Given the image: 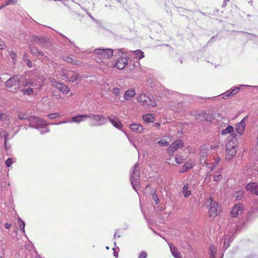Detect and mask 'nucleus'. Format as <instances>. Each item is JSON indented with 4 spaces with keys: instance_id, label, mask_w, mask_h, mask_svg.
Returning <instances> with one entry per match:
<instances>
[{
    "instance_id": "obj_27",
    "label": "nucleus",
    "mask_w": 258,
    "mask_h": 258,
    "mask_svg": "<svg viewBox=\"0 0 258 258\" xmlns=\"http://www.w3.org/2000/svg\"><path fill=\"white\" fill-rule=\"evenodd\" d=\"M18 117L20 120H28V114L26 112L24 111H19L18 112Z\"/></svg>"
},
{
    "instance_id": "obj_8",
    "label": "nucleus",
    "mask_w": 258,
    "mask_h": 258,
    "mask_svg": "<svg viewBox=\"0 0 258 258\" xmlns=\"http://www.w3.org/2000/svg\"><path fill=\"white\" fill-rule=\"evenodd\" d=\"M237 144L234 140H230L226 144V157L227 159H231L234 157L236 154Z\"/></svg>"
},
{
    "instance_id": "obj_7",
    "label": "nucleus",
    "mask_w": 258,
    "mask_h": 258,
    "mask_svg": "<svg viewBox=\"0 0 258 258\" xmlns=\"http://www.w3.org/2000/svg\"><path fill=\"white\" fill-rule=\"evenodd\" d=\"M94 53L99 59H108L113 56V50L109 48H97L94 50Z\"/></svg>"
},
{
    "instance_id": "obj_6",
    "label": "nucleus",
    "mask_w": 258,
    "mask_h": 258,
    "mask_svg": "<svg viewBox=\"0 0 258 258\" xmlns=\"http://www.w3.org/2000/svg\"><path fill=\"white\" fill-rule=\"evenodd\" d=\"M61 78L62 80L74 83L79 79L80 75L75 71L63 69Z\"/></svg>"
},
{
    "instance_id": "obj_17",
    "label": "nucleus",
    "mask_w": 258,
    "mask_h": 258,
    "mask_svg": "<svg viewBox=\"0 0 258 258\" xmlns=\"http://www.w3.org/2000/svg\"><path fill=\"white\" fill-rule=\"evenodd\" d=\"M108 118L111 123L116 128H121L122 127V124L117 117L113 116H109Z\"/></svg>"
},
{
    "instance_id": "obj_22",
    "label": "nucleus",
    "mask_w": 258,
    "mask_h": 258,
    "mask_svg": "<svg viewBox=\"0 0 258 258\" xmlns=\"http://www.w3.org/2000/svg\"><path fill=\"white\" fill-rule=\"evenodd\" d=\"M171 252L175 258H182L178 249L172 244H169Z\"/></svg>"
},
{
    "instance_id": "obj_36",
    "label": "nucleus",
    "mask_w": 258,
    "mask_h": 258,
    "mask_svg": "<svg viewBox=\"0 0 258 258\" xmlns=\"http://www.w3.org/2000/svg\"><path fill=\"white\" fill-rule=\"evenodd\" d=\"M112 92L116 96H118L120 94V90L118 88H113Z\"/></svg>"
},
{
    "instance_id": "obj_11",
    "label": "nucleus",
    "mask_w": 258,
    "mask_h": 258,
    "mask_svg": "<svg viewBox=\"0 0 258 258\" xmlns=\"http://www.w3.org/2000/svg\"><path fill=\"white\" fill-rule=\"evenodd\" d=\"M183 146V142L181 140H176L172 143L167 149V152L170 155H173V153L179 148Z\"/></svg>"
},
{
    "instance_id": "obj_37",
    "label": "nucleus",
    "mask_w": 258,
    "mask_h": 258,
    "mask_svg": "<svg viewBox=\"0 0 258 258\" xmlns=\"http://www.w3.org/2000/svg\"><path fill=\"white\" fill-rule=\"evenodd\" d=\"M13 159L11 158H9L8 159H7V160L6 161V164L7 166V167H9L11 166V165L13 163Z\"/></svg>"
},
{
    "instance_id": "obj_55",
    "label": "nucleus",
    "mask_w": 258,
    "mask_h": 258,
    "mask_svg": "<svg viewBox=\"0 0 258 258\" xmlns=\"http://www.w3.org/2000/svg\"><path fill=\"white\" fill-rule=\"evenodd\" d=\"M3 6H2V7H0V9H1L2 8H3Z\"/></svg>"
},
{
    "instance_id": "obj_2",
    "label": "nucleus",
    "mask_w": 258,
    "mask_h": 258,
    "mask_svg": "<svg viewBox=\"0 0 258 258\" xmlns=\"http://www.w3.org/2000/svg\"><path fill=\"white\" fill-rule=\"evenodd\" d=\"M210 206L209 210V217L212 219L215 218L218 215V205L217 203L214 202L211 198L206 199L204 206L208 207Z\"/></svg>"
},
{
    "instance_id": "obj_25",
    "label": "nucleus",
    "mask_w": 258,
    "mask_h": 258,
    "mask_svg": "<svg viewBox=\"0 0 258 258\" xmlns=\"http://www.w3.org/2000/svg\"><path fill=\"white\" fill-rule=\"evenodd\" d=\"M143 119L146 123L153 122L155 117L152 114H146L143 116Z\"/></svg>"
},
{
    "instance_id": "obj_53",
    "label": "nucleus",
    "mask_w": 258,
    "mask_h": 258,
    "mask_svg": "<svg viewBox=\"0 0 258 258\" xmlns=\"http://www.w3.org/2000/svg\"><path fill=\"white\" fill-rule=\"evenodd\" d=\"M237 194L238 193L239 195H240V196L241 197L242 196V192L240 190H239L238 192H237Z\"/></svg>"
},
{
    "instance_id": "obj_26",
    "label": "nucleus",
    "mask_w": 258,
    "mask_h": 258,
    "mask_svg": "<svg viewBox=\"0 0 258 258\" xmlns=\"http://www.w3.org/2000/svg\"><path fill=\"white\" fill-rule=\"evenodd\" d=\"M189 184L186 183L182 187V192L185 198H188L191 195V191L189 190Z\"/></svg>"
},
{
    "instance_id": "obj_30",
    "label": "nucleus",
    "mask_w": 258,
    "mask_h": 258,
    "mask_svg": "<svg viewBox=\"0 0 258 258\" xmlns=\"http://www.w3.org/2000/svg\"><path fill=\"white\" fill-rule=\"evenodd\" d=\"M233 132V127L232 126L229 125L225 129L223 130L221 132V134L223 135H226L228 133H230Z\"/></svg>"
},
{
    "instance_id": "obj_33",
    "label": "nucleus",
    "mask_w": 258,
    "mask_h": 258,
    "mask_svg": "<svg viewBox=\"0 0 258 258\" xmlns=\"http://www.w3.org/2000/svg\"><path fill=\"white\" fill-rule=\"evenodd\" d=\"M134 52L137 58L139 59H141L144 57V52L140 50H137Z\"/></svg>"
},
{
    "instance_id": "obj_4",
    "label": "nucleus",
    "mask_w": 258,
    "mask_h": 258,
    "mask_svg": "<svg viewBox=\"0 0 258 258\" xmlns=\"http://www.w3.org/2000/svg\"><path fill=\"white\" fill-rule=\"evenodd\" d=\"M29 125L33 128H42L48 126L49 123L40 117L31 115L28 118Z\"/></svg>"
},
{
    "instance_id": "obj_14",
    "label": "nucleus",
    "mask_w": 258,
    "mask_h": 258,
    "mask_svg": "<svg viewBox=\"0 0 258 258\" xmlns=\"http://www.w3.org/2000/svg\"><path fill=\"white\" fill-rule=\"evenodd\" d=\"M246 189L251 194L258 196V184L256 183L251 182L247 184Z\"/></svg>"
},
{
    "instance_id": "obj_1",
    "label": "nucleus",
    "mask_w": 258,
    "mask_h": 258,
    "mask_svg": "<svg viewBox=\"0 0 258 258\" xmlns=\"http://www.w3.org/2000/svg\"><path fill=\"white\" fill-rule=\"evenodd\" d=\"M21 79L20 76H14L6 82L5 86L10 91L16 92L20 89Z\"/></svg>"
},
{
    "instance_id": "obj_12",
    "label": "nucleus",
    "mask_w": 258,
    "mask_h": 258,
    "mask_svg": "<svg viewBox=\"0 0 258 258\" xmlns=\"http://www.w3.org/2000/svg\"><path fill=\"white\" fill-rule=\"evenodd\" d=\"M51 85L53 87L57 88L63 94H68L70 91V88L67 85L61 83L57 82L54 80L51 81Z\"/></svg>"
},
{
    "instance_id": "obj_20",
    "label": "nucleus",
    "mask_w": 258,
    "mask_h": 258,
    "mask_svg": "<svg viewBox=\"0 0 258 258\" xmlns=\"http://www.w3.org/2000/svg\"><path fill=\"white\" fill-rule=\"evenodd\" d=\"M136 92L134 89H128L126 90L124 94V100L127 101L134 97L136 95Z\"/></svg>"
},
{
    "instance_id": "obj_54",
    "label": "nucleus",
    "mask_w": 258,
    "mask_h": 258,
    "mask_svg": "<svg viewBox=\"0 0 258 258\" xmlns=\"http://www.w3.org/2000/svg\"><path fill=\"white\" fill-rule=\"evenodd\" d=\"M66 122H67V121H63V122H62V123H66Z\"/></svg>"
},
{
    "instance_id": "obj_3",
    "label": "nucleus",
    "mask_w": 258,
    "mask_h": 258,
    "mask_svg": "<svg viewBox=\"0 0 258 258\" xmlns=\"http://www.w3.org/2000/svg\"><path fill=\"white\" fill-rule=\"evenodd\" d=\"M137 102L141 105L148 108H151L156 106V101L151 99L145 94H141L137 98Z\"/></svg>"
},
{
    "instance_id": "obj_42",
    "label": "nucleus",
    "mask_w": 258,
    "mask_h": 258,
    "mask_svg": "<svg viewBox=\"0 0 258 258\" xmlns=\"http://www.w3.org/2000/svg\"><path fill=\"white\" fill-rule=\"evenodd\" d=\"M33 82H32L31 81H27L26 80V81L24 83L23 85L24 86L26 87L28 86H32L33 85Z\"/></svg>"
},
{
    "instance_id": "obj_41",
    "label": "nucleus",
    "mask_w": 258,
    "mask_h": 258,
    "mask_svg": "<svg viewBox=\"0 0 258 258\" xmlns=\"http://www.w3.org/2000/svg\"><path fill=\"white\" fill-rule=\"evenodd\" d=\"M208 156V153L206 151H203V152H202L201 154V157H200V159L201 160H202V158L204 160L205 158Z\"/></svg>"
},
{
    "instance_id": "obj_48",
    "label": "nucleus",
    "mask_w": 258,
    "mask_h": 258,
    "mask_svg": "<svg viewBox=\"0 0 258 258\" xmlns=\"http://www.w3.org/2000/svg\"><path fill=\"white\" fill-rule=\"evenodd\" d=\"M153 126L159 128L160 127V124L158 122H156L153 124Z\"/></svg>"
},
{
    "instance_id": "obj_29",
    "label": "nucleus",
    "mask_w": 258,
    "mask_h": 258,
    "mask_svg": "<svg viewBox=\"0 0 258 258\" xmlns=\"http://www.w3.org/2000/svg\"><path fill=\"white\" fill-rule=\"evenodd\" d=\"M210 258H216V252L214 245H211L209 247Z\"/></svg>"
},
{
    "instance_id": "obj_45",
    "label": "nucleus",
    "mask_w": 258,
    "mask_h": 258,
    "mask_svg": "<svg viewBox=\"0 0 258 258\" xmlns=\"http://www.w3.org/2000/svg\"><path fill=\"white\" fill-rule=\"evenodd\" d=\"M4 46L5 44L4 41L0 39V49H3V48H4Z\"/></svg>"
},
{
    "instance_id": "obj_5",
    "label": "nucleus",
    "mask_w": 258,
    "mask_h": 258,
    "mask_svg": "<svg viewBox=\"0 0 258 258\" xmlns=\"http://www.w3.org/2000/svg\"><path fill=\"white\" fill-rule=\"evenodd\" d=\"M88 118L90 119V123L92 126H101L106 122L105 117L100 114H89Z\"/></svg>"
},
{
    "instance_id": "obj_44",
    "label": "nucleus",
    "mask_w": 258,
    "mask_h": 258,
    "mask_svg": "<svg viewBox=\"0 0 258 258\" xmlns=\"http://www.w3.org/2000/svg\"><path fill=\"white\" fill-rule=\"evenodd\" d=\"M15 1L16 0H9L8 2H7L5 6L13 4L15 3Z\"/></svg>"
},
{
    "instance_id": "obj_40",
    "label": "nucleus",
    "mask_w": 258,
    "mask_h": 258,
    "mask_svg": "<svg viewBox=\"0 0 258 258\" xmlns=\"http://www.w3.org/2000/svg\"><path fill=\"white\" fill-rule=\"evenodd\" d=\"M148 254L145 251H142L138 256V258H147Z\"/></svg>"
},
{
    "instance_id": "obj_43",
    "label": "nucleus",
    "mask_w": 258,
    "mask_h": 258,
    "mask_svg": "<svg viewBox=\"0 0 258 258\" xmlns=\"http://www.w3.org/2000/svg\"><path fill=\"white\" fill-rule=\"evenodd\" d=\"M7 118V115L6 114L3 113L0 111V121L6 119Z\"/></svg>"
},
{
    "instance_id": "obj_46",
    "label": "nucleus",
    "mask_w": 258,
    "mask_h": 258,
    "mask_svg": "<svg viewBox=\"0 0 258 258\" xmlns=\"http://www.w3.org/2000/svg\"><path fill=\"white\" fill-rule=\"evenodd\" d=\"M237 89H233L231 92H230L229 93H228L227 96H230L232 94H235L237 93Z\"/></svg>"
},
{
    "instance_id": "obj_50",
    "label": "nucleus",
    "mask_w": 258,
    "mask_h": 258,
    "mask_svg": "<svg viewBox=\"0 0 258 258\" xmlns=\"http://www.w3.org/2000/svg\"><path fill=\"white\" fill-rule=\"evenodd\" d=\"M27 64H28V66H29V68H31L32 66V62H31V61L30 60H29L28 61Z\"/></svg>"
},
{
    "instance_id": "obj_24",
    "label": "nucleus",
    "mask_w": 258,
    "mask_h": 258,
    "mask_svg": "<svg viewBox=\"0 0 258 258\" xmlns=\"http://www.w3.org/2000/svg\"><path fill=\"white\" fill-rule=\"evenodd\" d=\"M30 50L32 54L36 56H44V54L42 51H39L37 48L34 46H30Z\"/></svg>"
},
{
    "instance_id": "obj_31",
    "label": "nucleus",
    "mask_w": 258,
    "mask_h": 258,
    "mask_svg": "<svg viewBox=\"0 0 258 258\" xmlns=\"http://www.w3.org/2000/svg\"><path fill=\"white\" fill-rule=\"evenodd\" d=\"M195 165V162L191 160H188L187 161L184 165V167L185 168V170H187V169L191 168L194 165Z\"/></svg>"
},
{
    "instance_id": "obj_38",
    "label": "nucleus",
    "mask_w": 258,
    "mask_h": 258,
    "mask_svg": "<svg viewBox=\"0 0 258 258\" xmlns=\"http://www.w3.org/2000/svg\"><path fill=\"white\" fill-rule=\"evenodd\" d=\"M59 116V113L58 112L56 113H50L48 115V116L50 119H53L56 118L57 116Z\"/></svg>"
},
{
    "instance_id": "obj_51",
    "label": "nucleus",
    "mask_w": 258,
    "mask_h": 258,
    "mask_svg": "<svg viewBox=\"0 0 258 258\" xmlns=\"http://www.w3.org/2000/svg\"><path fill=\"white\" fill-rule=\"evenodd\" d=\"M113 250H114L113 254H114V255L116 257H117L118 256V253H117V252H116L115 251V250H114V249H113Z\"/></svg>"
},
{
    "instance_id": "obj_10",
    "label": "nucleus",
    "mask_w": 258,
    "mask_h": 258,
    "mask_svg": "<svg viewBox=\"0 0 258 258\" xmlns=\"http://www.w3.org/2000/svg\"><path fill=\"white\" fill-rule=\"evenodd\" d=\"M128 63V58L126 56L119 55L115 59V62L113 66V68H116L119 70H122L125 68Z\"/></svg>"
},
{
    "instance_id": "obj_16",
    "label": "nucleus",
    "mask_w": 258,
    "mask_h": 258,
    "mask_svg": "<svg viewBox=\"0 0 258 258\" xmlns=\"http://www.w3.org/2000/svg\"><path fill=\"white\" fill-rule=\"evenodd\" d=\"M32 41L33 43L39 44L42 47H45V43L47 42V39L46 38L39 36L33 37Z\"/></svg>"
},
{
    "instance_id": "obj_47",
    "label": "nucleus",
    "mask_w": 258,
    "mask_h": 258,
    "mask_svg": "<svg viewBox=\"0 0 258 258\" xmlns=\"http://www.w3.org/2000/svg\"><path fill=\"white\" fill-rule=\"evenodd\" d=\"M12 224L11 223H6L5 224V227L6 229H10L12 227Z\"/></svg>"
},
{
    "instance_id": "obj_19",
    "label": "nucleus",
    "mask_w": 258,
    "mask_h": 258,
    "mask_svg": "<svg viewBox=\"0 0 258 258\" xmlns=\"http://www.w3.org/2000/svg\"><path fill=\"white\" fill-rule=\"evenodd\" d=\"M88 117H89V116H88V114L78 115L72 118L71 122L80 123L84 121L86 119L88 118Z\"/></svg>"
},
{
    "instance_id": "obj_32",
    "label": "nucleus",
    "mask_w": 258,
    "mask_h": 258,
    "mask_svg": "<svg viewBox=\"0 0 258 258\" xmlns=\"http://www.w3.org/2000/svg\"><path fill=\"white\" fill-rule=\"evenodd\" d=\"M18 223L20 229L23 231V232H24L25 226L24 222L22 221L20 218H18Z\"/></svg>"
},
{
    "instance_id": "obj_13",
    "label": "nucleus",
    "mask_w": 258,
    "mask_h": 258,
    "mask_svg": "<svg viewBox=\"0 0 258 258\" xmlns=\"http://www.w3.org/2000/svg\"><path fill=\"white\" fill-rule=\"evenodd\" d=\"M244 207L240 203L235 205L232 209L231 215L232 217H236L241 215L244 212Z\"/></svg>"
},
{
    "instance_id": "obj_15",
    "label": "nucleus",
    "mask_w": 258,
    "mask_h": 258,
    "mask_svg": "<svg viewBox=\"0 0 258 258\" xmlns=\"http://www.w3.org/2000/svg\"><path fill=\"white\" fill-rule=\"evenodd\" d=\"M130 128L133 132L138 134L143 133L145 130L143 126L138 123L131 124L130 125Z\"/></svg>"
},
{
    "instance_id": "obj_52",
    "label": "nucleus",
    "mask_w": 258,
    "mask_h": 258,
    "mask_svg": "<svg viewBox=\"0 0 258 258\" xmlns=\"http://www.w3.org/2000/svg\"><path fill=\"white\" fill-rule=\"evenodd\" d=\"M220 160V158L218 157H217L216 159V164H217L218 163H219V161Z\"/></svg>"
},
{
    "instance_id": "obj_35",
    "label": "nucleus",
    "mask_w": 258,
    "mask_h": 258,
    "mask_svg": "<svg viewBox=\"0 0 258 258\" xmlns=\"http://www.w3.org/2000/svg\"><path fill=\"white\" fill-rule=\"evenodd\" d=\"M157 143L160 146H167L169 145V142H167L164 139L159 141Z\"/></svg>"
},
{
    "instance_id": "obj_28",
    "label": "nucleus",
    "mask_w": 258,
    "mask_h": 258,
    "mask_svg": "<svg viewBox=\"0 0 258 258\" xmlns=\"http://www.w3.org/2000/svg\"><path fill=\"white\" fill-rule=\"evenodd\" d=\"M21 92L23 93V95H26L28 96H30L34 93L33 89L30 87L21 89Z\"/></svg>"
},
{
    "instance_id": "obj_21",
    "label": "nucleus",
    "mask_w": 258,
    "mask_h": 258,
    "mask_svg": "<svg viewBox=\"0 0 258 258\" xmlns=\"http://www.w3.org/2000/svg\"><path fill=\"white\" fill-rule=\"evenodd\" d=\"M62 59L66 62L71 63L72 64L79 66L81 63L80 61L75 60L72 57L69 56H63Z\"/></svg>"
},
{
    "instance_id": "obj_23",
    "label": "nucleus",
    "mask_w": 258,
    "mask_h": 258,
    "mask_svg": "<svg viewBox=\"0 0 258 258\" xmlns=\"http://www.w3.org/2000/svg\"><path fill=\"white\" fill-rule=\"evenodd\" d=\"M197 119H200L201 120L205 119L206 120H211L213 119V116L210 114H207L202 112L198 115H195Z\"/></svg>"
},
{
    "instance_id": "obj_9",
    "label": "nucleus",
    "mask_w": 258,
    "mask_h": 258,
    "mask_svg": "<svg viewBox=\"0 0 258 258\" xmlns=\"http://www.w3.org/2000/svg\"><path fill=\"white\" fill-rule=\"evenodd\" d=\"M131 182L134 188L137 190L139 189L140 183V170L137 165H135L134 172L131 177Z\"/></svg>"
},
{
    "instance_id": "obj_39",
    "label": "nucleus",
    "mask_w": 258,
    "mask_h": 258,
    "mask_svg": "<svg viewBox=\"0 0 258 258\" xmlns=\"http://www.w3.org/2000/svg\"><path fill=\"white\" fill-rule=\"evenodd\" d=\"M223 176L221 174H218L217 175H215L214 176V180L215 181H218L220 180L222 178Z\"/></svg>"
},
{
    "instance_id": "obj_34",
    "label": "nucleus",
    "mask_w": 258,
    "mask_h": 258,
    "mask_svg": "<svg viewBox=\"0 0 258 258\" xmlns=\"http://www.w3.org/2000/svg\"><path fill=\"white\" fill-rule=\"evenodd\" d=\"M174 158L175 162L178 164L182 163L184 160V158L183 157L181 156H175Z\"/></svg>"
},
{
    "instance_id": "obj_18",
    "label": "nucleus",
    "mask_w": 258,
    "mask_h": 258,
    "mask_svg": "<svg viewBox=\"0 0 258 258\" xmlns=\"http://www.w3.org/2000/svg\"><path fill=\"white\" fill-rule=\"evenodd\" d=\"M245 126V118H243L242 120L240 122L238 123L236 125V131L239 135H242Z\"/></svg>"
},
{
    "instance_id": "obj_49",
    "label": "nucleus",
    "mask_w": 258,
    "mask_h": 258,
    "mask_svg": "<svg viewBox=\"0 0 258 258\" xmlns=\"http://www.w3.org/2000/svg\"><path fill=\"white\" fill-rule=\"evenodd\" d=\"M153 199L155 201L156 204L158 203V198L156 195H153Z\"/></svg>"
}]
</instances>
